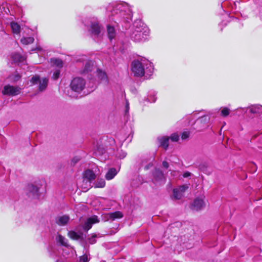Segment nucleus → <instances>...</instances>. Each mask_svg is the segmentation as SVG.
<instances>
[{
	"label": "nucleus",
	"instance_id": "nucleus-1",
	"mask_svg": "<svg viewBox=\"0 0 262 262\" xmlns=\"http://www.w3.org/2000/svg\"><path fill=\"white\" fill-rule=\"evenodd\" d=\"M85 85V81L84 79L80 77H76L72 80L70 87L72 91L80 93L84 89Z\"/></svg>",
	"mask_w": 262,
	"mask_h": 262
},
{
	"label": "nucleus",
	"instance_id": "nucleus-2",
	"mask_svg": "<svg viewBox=\"0 0 262 262\" xmlns=\"http://www.w3.org/2000/svg\"><path fill=\"white\" fill-rule=\"evenodd\" d=\"M132 71L136 77H141L145 74L144 67L139 60H134L132 62Z\"/></svg>",
	"mask_w": 262,
	"mask_h": 262
},
{
	"label": "nucleus",
	"instance_id": "nucleus-3",
	"mask_svg": "<svg viewBox=\"0 0 262 262\" xmlns=\"http://www.w3.org/2000/svg\"><path fill=\"white\" fill-rule=\"evenodd\" d=\"M2 93L4 95L11 96H16L20 94V88L18 86H13L7 84L4 87Z\"/></svg>",
	"mask_w": 262,
	"mask_h": 262
},
{
	"label": "nucleus",
	"instance_id": "nucleus-4",
	"mask_svg": "<svg viewBox=\"0 0 262 262\" xmlns=\"http://www.w3.org/2000/svg\"><path fill=\"white\" fill-rule=\"evenodd\" d=\"M100 222L97 215H93L89 217L83 226V229L85 231H88L91 228L93 224L98 223Z\"/></svg>",
	"mask_w": 262,
	"mask_h": 262
},
{
	"label": "nucleus",
	"instance_id": "nucleus-5",
	"mask_svg": "<svg viewBox=\"0 0 262 262\" xmlns=\"http://www.w3.org/2000/svg\"><path fill=\"white\" fill-rule=\"evenodd\" d=\"M204 202L202 199H195L191 205V209L195 211L200 210L204 206Z\"/></svg>",
	"mask_w": 262,
	"mask_h": 262
},
{
	"label": "nucleus",
	"instance_id": "nucleus-6",
	"mask_svg": "<svg viewBox=\"0 0 262 262\" xmlns=\"http://www.w3.org/2000/svg\"><path fill=\"white\" fill-rule=\"evenodd\" d=\"M152 176L155 181L158 182L165 180L163 172L159 168H155L152 172Z\"/></svg>",
	"mask_w": 262,
	"mask_h": 262
},
{
	"label": "nucleus",
	"instance_id": "nucleus-7",
	"mask_svg": "<svg viewBox=\"0 0 262 262\" xmlns=\"http://www.w3.org/2000/svg\"><path fill=\"white\" fill-rule=\"evenodd\" d=\"M83 177L91 182L96 179V176L92 170L89 169L84 171Z\"/></svg>",
	"mask_w": 262,
	"mask_h": 262
},
{
	"label": "nucleus",
	"instance_id": "nucleus-8",
	"mask_svg": "<svg viewBox=\"0 0 262 262\" xmlns=\"http://www.w3.org/2000/svg\"><path fill=\"white\" fill-rule=\"evenodd\" d=\"M92 33L95 35H99L101 32L100 26L98 23H92L91 25Z\"/></svg>",
	"mask_w": 262,
	"mask_h": 262
},
{
	"label": "nucleus",
	"instance_id": "nucleus-9",
	"mask_svg": "<svg viewBox=\"0 0 262 262\" xmlns=\"http://www.w3.org/2000/svg\"><path fill=\"white\" fill-rule=\"evenodd\" d=\"M70 217L68 215H63L58 217L56 220V223L59 226H64L69 221Z\"/></svg>",
	"mask_w": 262,
	"mask_h": 262
},
{
	"label": "nucleus",
	"instance_id": "nucleus-10",
	"mask_svg": "<svg viewBox=\"0 0 262 262\" xmlns=\"http://www.w3.org/2000/svg\"><path fill=\"white\" fill-rule=\"evenodd\" d=\"M117 174V171L116 168H110L105 174V179L107 180L113 179L115 176Z\"/></svg>",
	"mask_w": 262,
	"mask_h": 262
},
{
	"label": "nucleus",
	"instance_id": "nucleus-11",
	"mask_svg": "<svg viewBox=\"0 0 262 262\" xmlns=\"http://www.w3.org/2000/svg\"><path fill=\"white\" fill-rule=\"evenodd\" d=\"M107 35L110 40H112L116 36V31L114 27L110 25L107 26Z\"/></svg>",
	"mask_w": 262,
	"mask_h": 262
},
{
	"label": "nucleus",
	"instance_id": "nucleus-12",
	"mask_svg": "<svg viewBox=\"0 0 262 262\" xmlns=\"http://www.w3.org/2000/svg\"><path fill=\"white\" fill-rule=\"evenodd\" d=\"M48 83V79L43 78L41 80L39 81L38 89L40 91H44L47 87Z\"/></svg>",
	"mask_w": 262,
	"mask_h": 262
},
{
	"label": "nucleus",
	"instance_id": "nucleus-13",
	"mask_svg": "<svg viewBox=\"0 0 262 262\" xmlns=\"http://www.w3.org/2000/svg\"><path fill=\"white\" fill-rule=\"evenodd\" d=\"M10 25L13 33L16 34L20 33V27L17 23L12 21Z\"/></svg>",
	"mask_w": 262,
	"mask_h": 262
},
{
	"label": "nucleus",
	"instance_id": "nucleus-14",
	"mask_svg": "<svg viewBox=\"0 0 262 262\" xmlns=\"http://www.w3.org/2000/svg\"><path fill=\"white\" fill-rule=\"evenodd\" d=\"M34 41V38L33 37H23L20 39V42L22 44L28 45L32 43Z\"/></svg>",
	"mask_w": 262,
	"mask_h": 262
},
{
	"label": "nucleus",
	"instance_id": "nucleus-15",
	"mask_svg": "<svg viewBox=\"0 0 262 262\" xmlns=\"http://www.w3.org/2000/svg\"><path fill=\"white\" fill-rule=\"evenodd\" d=\"M51 62L54 66L58 68H62L63 67V61L61 59L59 58H51Z\"/></svg>",
	"mask_w": 262,
	"mask_h": 262
},
{
	"label": "nucleus",
	"instance_id": "nucleus-16",
	"mask_svg": "<svg viewBox=\"0 0 262 262\" xmlns=\"http://www.w3.org/2000/svg\"><path fill=\"white\" fill-rule=\"evenodd\" d=\"M160 145L165 149H167L169 146V138L163 137L160 139Z\"/></svg>",
	"mask_w": 262,
	"mask_h": 262
},
{
	"label": "nucleus",
	"instance_id": "nucleus-17",
	"mask_svg": "<svg viewBox=\"0 0 262 262\" xmlns=\"http://www.w3.org/2000/svg\"><path fill=\"white\" fill-rule=\"evenodd\" d=\"M110 218L113 220L117 219H120L123 217V214L120 211H115L109 214Z\"/></svg>",
	"mask_w": 262,
	"mask_h": 262
},
{
	"label": "nucleus",
	"instance_id": "nucleus-18",
	"mask_svg": "<svg viewBox=\"0 0 262 262\" xmlns=\"http://www.w3.org/2000/svg\"><path fill=\"white\" fill-rule=\"evenodd\" d=\"M29 190L32 192L33 195H38L39 188L33 184H29L28 186Z\"/></svg>",
	"mask_w": 262,
	"mask_h": 262
},
{
	"label": "nucleus",
	"instance_id": "nucleus-19",
	"mask_svg": "<svg viewBox=\"0 0 262 262\" xmlns=\"http://www.w3.org/2000/svg\"><path fill=\"white\" fill-rule=\"evenodd\" d=\"M66 239L64 237L62 236L60 234H58L57 237V241L58 243H59L61 246H64V247H68V244L66 242Z\"/></svg>",
	"mask_w": 262,
	"mask_h": 262
},
{
	"label": "nucleus",
	"instance_id": "nucleus-20",
	"mask_svg": "<svg viewBox=\"0 0 262 262\" xmlns=\"http://www.w3.org/2000/svg\"><path fill=\"white\" fill-rule=\"evenodd\" d=\"M68 236L70 238L73 240H78L81 238V236L74 231H69L68 233Z\"/></svg>",
	"mask_w": 262,
	"mask_h": 262
},
{
	"label": "nucleus",
	"instance_id": "nucleus-21",
	"mask_svg": "<svg viewBox=\"0 0 262 262\" xmlns=\"http://www.w3.org/2000/svg\"><path fill=\"white\" fill-rule=\"evenodd\" d=\"M105 186V182L103 179H98L95 184V188H102L104 187Z\"/></svg>",
	"mask_w": 262,
	"mask_h": 262
},
{
	"label": "nucleus",
	"instance_id": "nucleus-22",
	"mask_svg": "<svg viewBox=\"0 0 262 262\" xmlns=\"http://www.w3.org/2000/svg\"><path fill=\"white\" fill-rule=\"evenodd\" d=\"M173 195L175 199L176 200H180L181 199L182 196L183 194H182L177 189H173Z\"/></svg>",
	"mask_w": 262,
	"mask_h": 262
},
{
	"label": "nucleus",
	"instance_id": "nucleus-23",
	"mask_svg": "<svg viewBox=\"0 0 262 262\" xmlns=\"http://www.w3.org/2000/svg\"><path fill=\"white\" fill-rule=\"evenodd\" d=\"M40 80V77L38 75H35L31 78L30 82L34 85L37 84L38 82H39Z\"/></svg>",
	"mask_w": 262,
	"mask_h": 262
},
{
	"label": "nucleus",
	"instance_id": "nucleus-24",
	"mask_svg": "<svg viewBox=\"0 0 262 262\" xmlns=\"http://www.w3.org/2000/svg\"><path fill=\"white\" fill-rule=\"evenodd\" d=\"M97 74L98 77L101 79H105L106 78L107 76L106 73L104 72H103L102 70L100 69H98L97 71Z\"/></svg>",
	"mask_w": 262,
	"mask_h": 262
},
{
	"label": "nucleus",
	"instance_id": "nucleus-25",
	"mask_svg": "<svg viewBox=\"0 0 262 262\" xmlns=\"http://www.w3.org/2000/svg\"><path fill=\"white\" fill-rule=\"evenodd\" d=\"M188 188V186L186 185H183L180 186L178 188H177V190L183 195L184 192Z\"/></svg>",
	"mask_w": 262,
	"mask_h": 262
},
{
	"label": "nucleus",
	"instance_id": "nucleus-26",
	"mask_svg": "<svg viewBox=\"0 0 262 262\" xmlns=\"http://www.w3.org/2000/svg\"><path fill=\"white\" fill-rule=\"evenodd\" d=\"M97 237V235L96 234H93L92 236L88 238L89 242L91 244H94L96 243V238Z\"/></svg>",
	"mask_w": 262,
	"mask_h": 262
},
{
	"label": "nucleus",
	"instance_id": "nucleus-27",
	"mask_svg": "<svg viewBox=\"0 0 262 262\" xmlns=\"http://www.w3.org/2000/svg\"><path fill=\"white\" fill-rule=\"evenodd\" d=\"M229 109L227 107H224L221 111V115L223 117H226L229 115Z\"/></svg>",
	"mask_w": 262,
	"mask_h": 262
},
{
	"label": "nucleus",
	"instance_id": "nucleus-28",
	"mask_svg": "<svg viewBox=\"0 0 262 262\" xmlns=\"http://www.w3.org/2000/svg\"><path fill=\"white\" fill-rule=\"evenodd\" d=\"M89 259L88 255L86 254H83V255L80 256L79 257V262H88Z\"/></svg>",
	"mask_w": 262,
	"mask_h": 262
},
{
	"label": "nucleus",
	"instance_id": "nucleus-29",
	"mask_svg": "<svg viewBox=\"0 0 262 262\" xmlns=\"http://www.w3.org/2000/svg\"><path fill=\"white\" fill-rule=\"evenodd\" d=\"M170 139L174 142H177L179 139V136L177 134H173L170 137Z\"/></svg>",
	"mask_w": 262,
	"mask_h": 262
},
{
	"label": "nucleus",
	"instance_id": "nucleus-30",
	"mask_svg": "<svg viewBox=\"0 0 262 262\" xmlns=\"http://www.w3.org/2000/svg\"><path fill=\"white\" fill-rule=\"evenodd\" d=\"M91 64L90 62H86L83 70V72L88 73L89 71L91 70Z\"/></svg>",
	"mask_w": 262,
	"mask_h": 262
},
{
	"label": "nucleus",
	"instance_id": "nucleus-31",
	"mask_svg": "<svg viewBox=\"0 0 262 262\" xmlns=\"http://www.w3.org/2000/svg\"><path fill=\"white\" fill-rule=\"evenodd\" d=\"M60 73V72L59 70L56 71L53 74L52 78L54 80H57V79H58V78L59 77Z\"/></svg>",
	"mask_w": 262,
	"mask_h": 262
},
{
	"label": "nucleus",
	"instance_id": "nucleus-32",
	"mask_svg": "<svg viewBox=\"0 0 262 262\" xmlns=\"http://www.w3.org/2000/svg\"><path fill=\"white\" fill-rule=\"evenodd\" d=\"M134 25L136 28H138L139 27H142L143 23L140 20H136L134 22Z\"/></svg>",
	"mask_w": 262,
	"mask_h": 262
},
{
	"label": "nucleus",
	"instance_id": "nucleus-33",
	"mask_svg": "<svg viewBox=\"0 0 262 262\" xmlns=\"http://www.w3.org/2000/svg\"><path fill=\"white\" fill-rule=\"evenodd\" d=\"M189 136V133L188 132H184L182 134L181 138L183 140L186 139Z\"/></svg>",
	"mask_w": 262,
	"mask_h": 262
},
{
	"label": "nucleus",
	"instance_id": "nucleus-34",
	"mask_svg": "<svg viewBox=\"0 0 262 262\" xmlns=\"http://www.w3.org/2000/svg\"><path fill=\"white\" fill-rule=\"evenodd\" d=\"M80 160V158L78 157H75L73 158L72 160V163L73 165H75Z\"/></svg>",
	"mask_w": 262,
	"mask_h": 262
},
{
	"label": "nucleus",
	"instance_id": "nucleus-35",
	"mask_svg": "<svg viewBox=\"0 0 262 262\" xmlns=\"http://www.w3.org/2000/svg\"><path fill=\"white\" fill-rule=\"evenodd\" d=\"M162 165H163V166L164 167H165V168L167 169L168 167H169V164L166 161H164L163 162H162Z\"/></svg>",
	"mask_w": 262,
	"mask_h": 262
},
{
	"label": "nucleus",
	"instance_id": "nucleus-36",
	"mask_svg": "<svg viewBox=\"0 0 262 262\" xmlns=\"http://www.w3.org/2000/svg\"><path fill=\"white\" fill-rule=\"evenodd\" d=\"M190 175H191L190 172H189L188 171H186L183 173V176L184 178H187V177H189Z\"/></svg>",
	"mask_w": 262,
	"mask_h": 262
},
{
	"label": "nucleus",
	"instance_id": "nucleus-37",
	"mask_svg": "<svg viewBox=\"0 0 262 262\" xmlns=\"http://www.w3.org/2000/svg\"><path fill=\"white\" fill-rule=\"evenodd\" d=\"M20 77V76L18 74L16 75L15 76V80H18Z\"/></svg>",
	"mask_w": 262,
	"mask_h": 262
},
{
	"label": "nucleus",
	"instance_id": "nucleus-38",
	"mask_svg": "<svg viewBox=\"0 0 262 262\" xmlns=\"http://www.w3.org/2000/svg\"><path fill=\"white\" fill-rule=\"evenodd\" d=\"M128 108H129V104H128V102H127V103H126V110H127V111L128 110Z\"/></svg>",
	"mask_w": 262,
	"mask_h": 262
}]
</instances>
